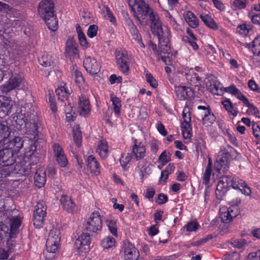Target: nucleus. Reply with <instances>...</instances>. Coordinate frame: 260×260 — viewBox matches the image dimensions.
<instances>
[{"instance_id":"nucleus-62","label":"nucleus","mask_w":260,"mask_h":260,"mask_svg":"<svg viewBox=\"0 0 260 260\" xmlns=\"http://www.w3.org/2000/svg\"><path fill=\"white\" fill-rule=\"evenodd\" d=\"M248 260H260V250L250 253L248 256Z\"/></svg>"},{"instance_id":"nucleus-50","label":"nucleus","mask_w":260,"mask_h":260,"mask_svg":"<svg viewBox=\"0 0 260 260\" xmlns=\"http://www.w3.org/2000/svg\"><path fill=\"white\" fill-rule=\"evenodd\" d=\"M131 160V156L129 153H124L121 155L120 159V164L123 168H125Z\"/></svg>"},{"instance_id":"nucleus-37","label":"nucleus","mask_w":260,"mask_h":260,"mask_svg":"<svg viewBox=\"0 0 260 260\" xmlns=\"http://www.w3.org/2000/svg\"><path fill=\"white\" fill-rule=\"evenodd\" d=\"M222 104L225 110L234 117L237 115L238 111L235 109L233 104L229 99H226L222 101Z\"/></svg>"},{"instance_id":"nucleus-17","label":"nucleus","mask_w":260,"mask_h":260,"mask_svg":"<svg viewBox=\"0 0 260 260\" xmlns=\"http://www.w3.org/2000/svg\"><path fill=\"white\" fill-rule=\"evenodd\" d=\"M198 109L203 110L200 112L199 114L202 117L203 123L204 125L208 126L210 125L215 121V117L208 109L206 108V107L200 106H198Z\"/></svg>"},{"instance_id":"nucleus-15","label":"nucleus","mask_w":260,"mask_h":260,"mask_svg":"<svg viewBox=\"0 0 260 260\" xmlns=\"http://www.w3.org/2000/svg\"><path fill=\"white\" fill-rule=\"evenodd\" d=\"M175 92L177 98L180 100L191 99L194 92L189 87L178 86L175 87Z\"/></svg>"},{"instance_id":"nucleus-9","label":"nucleus","mask_w":260,"mask_h":260,"mask_svg":"<svg viewBox=\"0 0 260 260\" xmlns=\"http://www.w3.org/2000/svg\"><path fill=\"white\" fill-rule=\"evenodd\" d=\"M79 53L78 45L75 39L73 37H69L66 45L64 52L66 56L69 57L72 59L76 56L79 57Z\"/></svg>"},{"instance_id":"nucleus-57","label":"nucleus","mask_w":260,"mask_h":260,"mask_svg":"<svg viewBox=\"0 0 260 260\" xmlns=\"http://www.w3.org/2000/svg\"><path fill=\"white\" fill-rule=\"evenodd\" d=\"M199 225L197 222L192 221L188 223L184 228H186L188 232H193L196 231L198 228Z\"/></svg>"},{"instance_id":"nucleus-20","label":"nucleus","mask_w":260,"mask_h":260,"mask_svg":"<svg viewBox=\"0 0 260 260\" xmlns=\"http://www.w3.org/2000/svg\"><path fill=\"white\" fill-rule=\"evenodd\" d=\"M138 251L132 244L127 243L124 245V257L126 260H137Z\"/></svg>"},{"instance_id":"nucleus-11","label":"nucleus","mask_w":260,"mask_h":260,"mask_svg":"<svg viewBox=\"0 0 260 260\" xmlns=\"http://www.w3.org/2000/svg\"><path fill=\"white\" fill-rule=\"evenodd\" d=\"M83 65L86 71L92 75L97 74L100 71V64L95 58L90 56L85 57Z\"/></svg>"},{"instance_id":"nucleus-8","label":"nucleus","mask_w":260,"mask_h":260,"mask_svg":"<svg viewBox=\"0 0 260 260\" xmlns=\"http://www.w3.org/2000/svg\"><path fill=\"white\" fill-rule=\"evenodd\" d=\"M229 156L230 154L227 152L220 151L218 153L214 163L215 169L217 172L220 173V171L222 170L223 172H224L227 170Z\"/></svg>"},{"instance_id":"nucleus-40","label":"nucleus","mask_w":260,"mask_h":260,"mask_svg":"<svg viewBox=\"0 0 260 260\" xmlns=\"http://www.w3.org/2000/svg\"><path fill=\"white\" fill-rule=\"evenodd\" d=\"M115 244V240L114 238L107 236L104 238L102 242V246L105 249H109L113 247Z\"/></svg>"},{"instance_id":"nucleus-61","label":"nucleus","mask_w":260,"mask_h":260,"mask_svg":"<svg viewBox=\"0 0 260 260\" xmlns=\"http://www.w3.org/2000/svg\"><path fill=\"white\" fill-rule=\"evenodd\" d=\"M146 78L147 81L150 84V85L152 87H153V88H155L157 86V81L151 74H147L146 75Z\"/></svg>"},{"instance_id":"nucleus-18","label":"nucleus","mask_w":260,"mask_h":260,"mask_svg":"<svg viewBox=\"0 0 260 260\" xmlns=\"http://www.w3.org/2000/svg\"><path fill=\"white\" fill-rule=\"evenodd\" d=\"M132 153L137 160L143 158L146 153L145 145L141 142H138L136 140L132 148Z\"/></svg>"},{"instance_id":"nucleus-16","label":"nucleus","mask_w":260,"mask_h":260,"mask_svg":"<svg viewBox=\"0 0 260 260\" xmlns=\"http://www.w3.org/2000/svg\"><path fill=\"white\" fill-rule=\"evenodd\" d=\"M3 145L4 148L10 150L14 149L15 151H17L22 148L23 146V141L19 137H15L12 140H10L8 138L5 139Z\"/></svg>"},{"instance_id":"nucleus-25","label":"nucleus","mask_w":260,"mask_h":260,"mask_svg":"<svg viewBox=\"0 0 260 260\" xmlns=\"http://www.w3.org/2000/svg\"><path fill=\"white\" fill-rule=\"evenodd\" d=\"M96 152L102 158H105L108 156V146L106 140H102L99 142Z\"/></svg>"},{"instance_id":"nucleus-28","label":"nucleus","mask_w":260,"mask_h":260,"mask_svg":"<svg viewBox=\"0 0 260 260\" xmlns=\"http://www.w3.org/2000/svg\"><path fill=\"white\" fill-rule=\"evenodd\" d=\"M58 99L62 102L67 100L70 94V91L64 86L59 87L55 91Z\"/></svg>"},{"instance_id":"nucleus-24","label":"nucleus","mask_w":260,"mask_h":260,"mask_svg":"<svg viewBox=\"0 0 260 260\" xmlns=\"http://www.w3.org/2000/svg\"><path fill=\"white\" fill-rule=\"evenodd\" d=\"M60 232L56 228H53L49 232L46 242L59 244L60 241Z\"/></svg>"},{"instance_id":"nucleus-36","label":"nucleus","mask_w":260,"mask_h":260,"mask_svg":"<svg viewBox=\"0 0 260 260\" xmlns=\"http://www.w3.org/2000/svg\"><path fill=\"white\" fill-rule=\"evenodd\" d=\"M243 103L248 107V111H247L249 113V114H252L256 117H257L258 118H260V116H259V111L257 109V108L255 107L253 104L250 103L248 99L247 98L244 99V100L243 101Z\"/></svg>"},{"instance_id":"nucleus-34","label":"nucleus","mask_w":260,"mask_h":260,"mask_svg":"<svg viewBox=\"0 0 260 260\" xmlns=\"http://www.w3.org/2000/svg\"><path fill=\"white\" fill-rule=\"evenodd\" d=\"M10 133L8 126L0 123V142L3 143L9 137Z\"/></svg>"},{"instance_id":"nucleus-32","label":"nucleus","mask_w":260,"mask_h":260,"mask_svg":"<svg viewBox=\"0 0 260 260\" xmlns=\"http://www.w3.org/2000/svg\"><path fill=\"white\" fill-rule=\"evenodd\" d=\"M181 130L184 139H189L191 137V127L188 118L186 120V122H182Z\"/></svg>"},{"instance_id":"nucleus-45","label":"nucleus","mask_w":260,"mask_h":260,"mask_svg":"<svg viewBox=\"0 0 260 260\" xmlns=\"http://www.w3.org/2000/svg\"><path fill=\"white\" fill-rule=\"evenodd\" d=\"M252 51L254 54L260 56V37L255 38L252 42Z\"/></svg>"},{"instance_id":"nucleus-12","label":"nucleus","mask_w":260,"mask_h":260,"mask_svg":"<svg viewBox=\"0 0 260 260\" xmlns=\"http://www.w3.org/2000/svg\"><path fill=\"white\" fill-rule=\"evenodd\" d=\"M116 60L119 69L124 73L129 70L128 58L126 52L117 51L115 54Z\"/></svg>"},{"instance_id":"nucleus-27","label":"nucleus","mask_w":260,"mask_h":260,"mask_svg":"<svg viewBox=\"0 0 260 260\" xmlns=\"http://www.w3.org/2000/svg\"><path fill=\"white\" fill-rule=\"evenodd\" d=\"M3 101L0 99V112H3L4 115H8L11 112L12 105L11 101L5 96L2 97Z\"/></svg>"},{"instance_id":"nucleus-29","label":"nucleus","mask_w":260,"mask_h":260,"mask_svg":"<svg viewBox=\"0 0 260 260\" xmlns=\"http://www.w3.org/2000/svg\"><path fill=\"white\" fill-rule=\"evenodd\" d=\"M139 174L142 182L144 181L151 173V169L149 165L145 164L143 166L141 162H139L138 165Z\"/></svg>"},{"instance_id":"nucleus-58","label":"nucleus","mask_w":260,"mask_h":260,"mask_svg":"<svg viewBox=\"0 0 260 260\" xmlns=\"http://www.w3.org/2000/svg\"><path fill=\"white\" fill-rule=\"evenodd\" d=\"M248 86L250 90L257 93H260V88L258 87L257 84L254 80H249L248 83Z\"/></svg>"},{"instance_id":"nucleus-19","label":"nucleus","mask_w":260,"mask_h":260,"mask_svg":"<svg viewBox=\"0 0 260 260\" xmlns=\"http://www.w3.org/2000/svg\"><path fill=\"white\" fill-rule=\"evenodd\" d=\"M35 185L38 188L42 187L46 181L45 169L44 167H40L34 176Z\"/></svg>"},{"instance_id":"nucleus-39","label":"nucleus","mask_w":260,"mask_h":260,"mask_svg":"<svg viewBox=\"0 0 260 260\" xmlns=\"http://www.w3.org/2000/svg\"><path fill=\"white\" fill-rule=\"evenodd\" d=\"M0 12L12 16L14 15L15 10L7 4L0 1Z\"/></svg>"},{"instance_id":"nucleus-1","label":"nucleus","mask_w":260,"mask_h":260,"mask_svg":"<svg viewBox=\"0 0 260 260\" xmlns=\"http://www.w3.org/2000/svg\"><path fill=\"white\" fill-rule=\"evenodd\" d=\"M128 3L140 24L146 23L145 18L149 15L151 29L153 33L157 36L160 50L164 52H168L170 50V32L167 27L162 28L157 13L154 12L144 0H128Z\"/></svg>"},{"instance_id":"nucleus-52","label":"nucleus","mask_w":260,"mask_h":260,"mask_svg":"<svg viewBox=\"0 0 260 260\" xmlns=\"http://www.w3.org/2000/svg\"><path fill=\"white\" fill-rule=\"evenodd\" d=\"M212 169H205V172L203 176V183L208 185L210 181Z\"/></svg>"},{"instance_id":"nucleus-35","label":"nucleus","mask_w":260,"mask_h":260,"mask_svg":"<svg viewBox=\"0 0 260 260\" xmlns=\"http://www.w3.org/2000/svg\"><path fill=\"white\" fill-rule=\"evenodd\" d=\"M110 98L113 106L114 113L118 115L120 113L121 107V101L113 94H111Z\"/></svg>"},{"instance_id":"nucleus-38","label":"nucleus","mask_w":260,"mask_h":260,"mask_svg":"<svg viewBox=\"0 0 260 260\" xmlns=\"http://www.w3.org/2000/svg\"><path fill=\"white\" fill-rule=\"evenodd\" d=\"M73 133L74 140L78 147H80L81 143L82 135L81 132L79 129V127L78 125L75 126L73 128Z\"/></svg>"},{"instance_id":"nucleus-21","label":"nucleus","mask_w":260,"mask_h":260,"mask_svg":"<svg viewBox=\"0 0 260 260\" xmlns=\"http://www.w3.org/2000/svg\"><path fill=\"white\" fill-rule=\"evenodd\" d=\"M183 17L188 25L193 28L199 26V20L196 16L190 11H186L183 13Z\"/></svg>"},{"instance_id":"nucleus-2","label":"nucleus","mask_w":260,"mask_h":260,"mask_svg":"<svg viewBox=\"0 0 260 260\" xmlns=\"http://www.w3.org/2000/svg\"><path fill=\"white\" fill-rule=\"evenodd\" d=\"M102 228V221L101 215L98 211L93 212L86 221L85 229L90 233L98 234Z\"/></svg>"},{"instance_id":"nucleus-59","label":"nucleus","mask_w":260,"mask_h":260,"mask_svg":"<svg viewBox=\"0 0 260 260\" xmlns=\"http://www.w3.org/2000/svg\"><path fill=\"white\" fill-rule=\"evenodd\" d=\"M78 40H79L80 46L84 49H87L88 47H89V45L86 40L85 35H80V37L78 38Z\"/></svg>"},{"instance_id":"nucleus-22","label":"nucleus","mask_w":260,"mask_h":260,"mask_svg":"<svg viewBox=\"0 0 260 260\" xmlns=\"http://www.w3.org/2000/svg\"><path fill=\"white\" fill-rule=\"evenodd\" d=\"M87 166L91 173L98 175L100 173V166L96 158L92 155H89L87 158Z\"/></svg>"},{"instance_id":"nucleus-6","label":"nucleus","mask_w":260,"mask_h":260,"mask_svg":"<svg viewBox=\"0 0 260 260\" xmlns=\"http://www.w3.org/2000/svg\"><path fill=\"white\" fill-rule=\"evenodd\" d=\"M90 243L91 239L89 234L82 233L76 240L75 243L77 246L78 252L82 254L89 251Z\"/></svg>"},{"instance_id":"nucleus-23","label":"nucleus","mask_w":260,"mask_h":260,"mask_svg":"<svg viewBox=\"0 0 260 260\" xmlns=\"http://www.w3.org/2000/svg\"><path fill=\"white\" fill-rule=\"evenodd\" d=\"M60 202L63 208L67 212L72 213L75 210V205L70 197L62 196Z\"/></svg>"},{"instance_id":"nucleus-10","label":"nucleus","mask_w":260,"mask_h":260,"mask_svg":"<svg viewBox=\"0 0 260 260\" xmlns=\"http://www.w3.org/2000/svg\"><path fill=\"white\" fill-rule=\"evenodd\" d=\"M24 86L23 77L21 75L11 78L3 86V90L8 92L16 88H22Z\"/></svg>"},{"instance_id":"nucleus-7","label":"nucleus","mask_w":260,"mask_h":260,"mask_svg":"<svg viewBox=\"0 0 260 260\" xmlns=\"http://www.w3.org/2000/svg\"><path fill=\"white\" fill-rule=\"evenodd\" d=\"M230 185L233 188L239 189L241 192L245 196H250L251 193V189L246 183L242 180L237 177L230 176Z\"/></svg>"},{"instance_id":"nucleus-5","label":"nucleus","mask_w":260,"mask_h":260,"mask_svg":"<svg viewBox=\"0 0 260 260\" xmlns=\"http://www.w3.org/2000/svg\"><path fill=\"white\" fill-rule=\"evenodd\" d=\"M46 212V208L43 203H38L35 206L33 218L34 224L37 228H40L43 226Z\"/></svg>"},{"instance_id":"nucleus-64","label":"nucleus","mask_w":260,"mask_h":260,"mask_svg":"<svg viewBox=\"0 0 260 260\" xmlns=\"http://www.w3.org/2000/svg\"><path fill=\"white\" fill-rule=\"evenodd\" d=\"M241 256L237 252H233L228 256L224 260H241Z\"/></svg>"},{"instance_id":"nucleus-54","label":"nucleus","mask_w":260,"mask_h":260,"mask_svg":"<svg viewBox=\"0 0 260 260\" xmlns=\"http://www.w3.org/2000/svg\"><path fill=\"white\" fill-rule=\"evenodd\" d=\"M247 244V241L245 239H239L234 240L232 242V245L238 248H241Z\"/></svg>"},{"instance_id":"nucleus-56","label":"nucleus","mask_w":260,"mask_h":260,"mask_svg":"<svg viewBox=\"0 0 260 260\" xmlns=\"http://www.w3.org/2000/svg\"><path fill=\"white\" fill-rule=\"evenodd\" d=\"M53 147L55 157L64 154L62 148L58 144H54Z\"/></svg>"},{"instance_id":"nucleus-43","label":"nucleus","mask_w":260,"mask_h":260,"mask_svg":"<svg viewBox=\"0 0 260 260\" xmlns=\"http://www.w3.org/2000/svg\"><path fill=\"white\" fill-rule=\"evenodd\" d=\"M21 224L20 218L16 216L11 220V232H15Z\"/></svg>"},{"instance_id":"nucleus-4","label":"nucleus","mask_w":260,"mask_h":260,"mask_svg":"<svg viewBox=\"0 0 260 260\" xmlns=\"http://www.w3.org/2000/svg\"><path fill=\"white\" fill-rule=\"evenodd\" d=\"M54 3L52 0L42 1L38 8V13L43 19L52 17L54 14Z\"/></svg>"},{"instance_id":"nucleus-48","label":"nucleus","mask_w":260,"mask_h":260,"mask_svg":"<svg viewBox=\"0 0 260 260\" xmlns=\"http://www.w3.org/2000/svg\"><path fill=\"white\" fill-rule=\"evenodd\" d=\"M158 42L159 43V41ZM149 46L151 47V48L153 50L154 54L158 56H160L162 54H168V55H169L171 53V50L167 53L164 52L163 51H161L159 48V44L158 45V50H157L156 45L154 44L152 41H150L149 42Z\"/></svg>"},{"instance_id":"nucleus-3","label":"nucleus","mask_w":260,"mask_h":260,"mask_svg":"<svg viewBox=\"0 0 260 260\" xmlns=\"http://www.w3.org/2000/svg\"><path fill=\"white\" fill-rule=\"evenodd\" d=\"M239 213L238 207L231 206L229 207L222 206L220 208L219 216L222 222L229 223Z\"/></svg>"},{"instance_id":"nucleus-26","label":"nucleus","mask_w":260,"mask_h":260,"mask_svg":"<svg viewBox=\"0 0 260 260\" xmlns=\"http://www.w3.org/2000/svg\"><path fill=\"white\" fill-rule=\"evenodd\" d=\"M230 180V176H224L221 177L217 185V191L224 192L225 190L231 186Z\"/></svg>"},{"instance_id":"nucleus-42","label":"nucleus","mask_w":260,"mask_h":260,"mask_svg":"<svg viewBox=\"0 0 260 260\" xmlns=\"http://www.w3.org/2000/svg\"><path fill=\"white\" fill-rule=\"evenodd\" d=\"M107 224L110 233L112 234L114 236L117 237V233L116 221L112 219H107Z\"/></svg>"},{"instance_id":"nucleus-46","label":"nucleus","mask_w":260,"mask_h":260,"mask_svg":"<svg viewBox=\"0 0 260 260\" xmlns=\"http://www.w3.org/2000/svg\"><path fill=\"white\" fill-rule=\"evenodd\" d=\"M248 17L253 24L260 25V13L254 14L252 10L248 13Z\"/></svg>"},{"instance_id":"nucleus-41","label":"nucleus","mask_w":260,"mask_h":260,"mask_svg":"<svg viewBox=\"0 0 260 260\" xmlns=\"http://www.w3.org/2000/svg\"><path fill=\"white\" fill-rule=\"evenodd\" d=\"M171 160V154L167 151H164L159 156L158 161L162 166L165 165L167 163Z\"/></svg>"},{"instance_id":"nucleus-30","label":"nucleus","mask_w":260,"mask_h":260,"mask_svg":"<svg viewBox=\"0 0 260 260\" xmlns=\"http://www.w3.org/2000/svg\"><path fill=\"white\" fill-rule=\"evenodd\" d=\"M200 17L205 24L209 27L213 29H217L218 28L217 24L209 15L202 13L200 14Z\"/></svg>"},{"instance_id":"nucleus-31","label":"nucleus","mask_w":260,"mask_h":260,"mask_svg":"<svg viewBox=\"0 0 260 260\" xmlns=\"http://www.w3.org/2000/svg\"><path fill=\"white\" fill-rule=\"evenodd\" d=\"M224 91L234 95L238 99L242 102L246 98L235 85H232L225 88Z\"/></svg>"},{"instance_id":"nucleus-55","label":"nucleus","mask_w":260,"mask_h":260,"mask_svg":"<svg viewBox=\"0 0 260 260\" xmlns=\"http://www.w3.org/2000/svg\"><path fill=\"white\" fill-rule=\"evenodd\" d=\"M98 29V27L96 25H90L87 30V36L91 38H93L97 35Z\"/></svg>"},{"instance_id":"nucleus-63","label":"nucleus","mask_w":260,"mask_h":260,"mask_svg":"<svg viewBox=\"0 0 260 260\" xmlns=\"http://www.w3.org/2000/svg\"><path fill=\"white\" fill-rule=\"evenodd\" d=\"M253 134L257 139H260V127L256 123L252 124Z\"/></svg>"},{"instance_id":"nucleus-60","label":"nucleus","mask_w":260,"mask_h":260,"mask_svg":"<svg viewBox=\"0 0 260 260\" xmlns=\"http://www.w3.org/2000/svg\"><path fill=\"white\" fill-rule=\"evenodd\" d=\"M82 17V23L85 26L91 23L92 20L90 14L87 12H84Z\"/></svg>"},{"instance_id":"nucleus-14","label":"nucleus","mask_w":260,"mask_h":260,"mask_svg":"<svg viewBox=\"0 0 260 260\" xmlns=\"http://www.w3.org/2000/svg\"><path fill=\"white\" fill-rule=\"evenodd\" d=\"M15 159L12 150L5 148L0 150V165L9 166L13 165Z\"/></svg>"},{"instance_id":"nucleus-53","label":"nucleus","mask_w":260,"mask_h":260,"mask_svg":"<svg viewBox=\"0 0 260 260\" xmlns=\"http://www.w3.org/2000/svg\"><path fill=\"white\" fill-rule=\"evenodd\" d=\"M56 160L61 167H66L68 163V161L65 154L56 157Z\"/></svg>"},{"instance_id":"nucleus-47","label":"nucleus","mask_w":260,"mask_h":260,"mask_svg":"<svg viewBox=\"0 0 260 260\" xmlns=\"http://www.w3.org/2000/svg\"><path fill=\"white\" fill-rule=\"evenodd\" d=\"M158 42L159 43V41ZM149 46L151 47V48L153 50L154 54L158 56H160L162 54H168V55H169L171 53V50L167 53L164 52L163 51H161L159 48V44L158 45V50H157L156 45L154 44L152 41H150L149 42Z\"/></svg>"},{"instance_id":"nucleus-49","label":"nucleus","mask_w":260,"mask_h":260,"mask_svg":"<svg viewBox=\"0 0 260 260\" xmlns=\"http://www.w3.org/2000/svg\"><path fill=\"white\" fill-rule=\"evenodd\" d=\"M246 4L244 0H234L232 3V8L234 10L244 9Z\"/></svg>"},{"instance_id":"nucleus-33","label":"nucleus","mask_w":260,"mask_h":260,"mask_svg":"<svg viewBox=\"0 0 260 260\" xmlns=\"http://www.w3.org/2000/svg\"><path fill=\"white\" fill-rule=\"evenodd\" d=\"M43 19L45 20L49 29L52 31H55L57 29L58 27V20L54 14L52 17H49L48 18Z\"/></svg>"},{"instance_id":"nucleus-13","label":"nucleus","mask_w":260,"mask_h":260,"mask_svg":"<svg viewBox=\"0 0 260 260\" xmlns=\"http://www.w3.org/2000/svg\"><path fill=\"white\" fill-rule=\"evenodd\" d=\"M90 105L87 98L85 95L80 96L78 100V113L81 116L86 117L90 114Z\"/></svg>"},{"instance_id":"nucleus-51","label":"nucleus","mask_w":260,"mask_h":260,"mask_svg":"<svg viewBox=\"0 0 260 260\" xmlns=\"http://www.w3.org/2000/svg\"><path fill=\"white\" fill-rule=\"evenodd\" d=\"M59 244H56L51 242H46V249L47 251L49 253H55L59 247Z\"/></svg>"},{"instance_id":"nucleus-44","label":"nucleus","mask_w":260,"mask_h":260,"mask_svg":"<svg viewBox=\"0 0 260 260\" xmlns=\"http://www.w3.org/2000/svg\"><path fill=\"white\" fill-rule=\"evenodd\" d=\"M40 64L44 67H50L53 64L51 57L49 55H44L39 59Z\"/></svg>"}]
</instances>
